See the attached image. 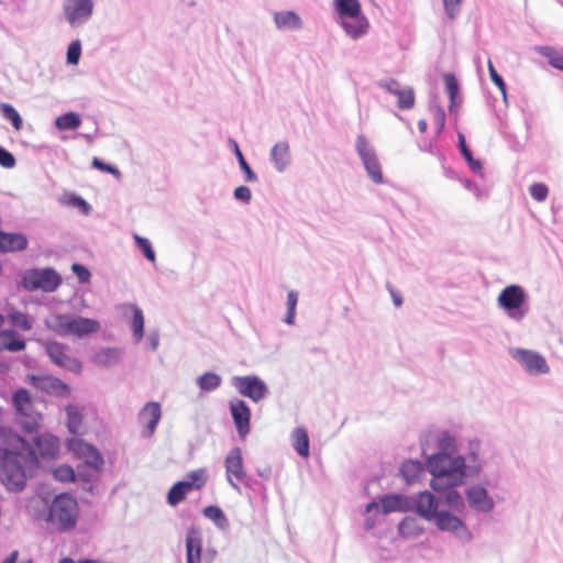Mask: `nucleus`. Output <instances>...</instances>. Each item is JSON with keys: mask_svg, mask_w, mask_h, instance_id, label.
Segmentation results:
<instances>
[{"mask_svg": "<svg viewBox=\"0 0 563 563\" xmlns=\"http://www.w3.org/2000/svg\"><path fill=\"white\" fill-rule=\"evenodd\" d=\"M18 442V451L0 448V481L12 492L25 487L26 470L38 464L37 455L43 459L53 457L59 450V440L48 433L35 437L34 448L20 437Z\"/></svg>", "mask_w": 563, "mask_h": 563, "instance_id": "nucleus-1", "label": "nucleus"}, {"mask_svg": "<svg viewBox=\"0 0 563 563\" xmlns=\"http://www.w3.org/2000/svg\"><path fill=\"white\" fill-rule=\"evenodd\" d=\"M426 466L432 475L430 486L434 492L456 488L465 483L467 477L478 475V468L466 466L462 455L455 457H428Z\"/></svg>", "mask_w": 563, "mask_h": 563, "instance_id": "nucleus-2", "label": "nucleus"}, {"mask_svg": "<svg viewBox=\"0 0 563 563\" xmlns=\"http://www.w3.org/2000/svg\"><path fill=\"white\" fill-rule=\"evenodd\" d=\"M43 517L52 529L57 531L70 530L77 522L78 504L71 495L59 494L52 500Z\"/></svg>", "mask_w": 563, "mask_h": 563, "instance_id": "nucleus-3", "label": "nucleus"}, {"mask_svg": "<svg viewBox=\"0 0 563 563\" xmlns=\"http://www.w3.org/2000/svg\"><path fill=\"white\" fill-rule=\"evenodd\" d=\"M457 435L445 429H434L421 438L422 454L428 457H455L457 454Z\"/></svg>", "mask_w": 563, "mask_h": 563, "instance_id": "nucleus-4", "label": "nucleus"}, {"mask_svg": "<svg viewBox=\"0 0 563 563\" xmlns=\"http://www.w3.org/2000/svg\"><path fill=\"white\" fill-rule=\"evenodd\" d=\"M46 327L58 335L82 338L98 332L100 323L95 319L80 316L54 314L46 320Z\"/></svg>", "mask_w": 563, "mask_h": 563, "instance_id": "nucleus-5", "label": "nucleus"}, {"mask_svg": "<svg viewBox=\"0 0 563 563\" xmlns=\"http://www.w3.org/2000/svg\"><path fill=\"white\" fill-rule=\"evenodd\" d=\"M497 303L511 320L517 322L522 321L529 311L527 294L519 285L505 287L498 295Z\"/></svg>", "mask_w": 563, "mask_h": 563, "instance_id": "nucleus-6", "label": "nucleus"}, {"mask_svg": "<svg viewBox=\"0 0 563 563\" xmlns=\"http://www.w3.org/2000/svg\"><path fill=\"white\" fill-rule=\"evenodd\" d=\"M62 13L70 29L86 25L95 13L93 0H63Z\"/></svg>", "mask_w": 563, "mask_h": 563, "instance_id": "nucleus-7", "label": "nucleus"}, {"mask_svg": "<svg viewBox=\"0 0 563 563\" xmlns=\"http://www.w3.org/2000/svg\"><path fill=\"white\" fill-rule=\"evenodd\" d=\"M12 401L20 416L22 428L27 432H33L37 428L42 416L34 409L30 393L24 388H20L14 391Z\"/></svg>", "mask_w": 563, "mask_h": 563, "instance_id": "nucleus-8", "label": "nucleus"}, {"mask_svg": "<svg viewBox=\"0 0 563 563\" xmlns=\"http://www.w3.org/2000/svg\"><path fill=\"white\" fill-rule=\"evenodd\" d=\"M60 283V276L53 268L48 267L43 269H29L24 273L22 278V286L29 291L41 289L46 292H52L58 288Z\"/></svg>", "mask_w": 563, "mask_h": 563, "instance_id": "nucleus-9", "label": "nucleus"}, {"mask_svg": "<svg viewBox=\"0 0 563 563\" xmlns=\"http://www.w3.org/2000/svg\"><path fill=\"white\" fill-rule=\"evenodd\" d=\"M231 385L241 396L254 402H260L269 395L267 384L256 375L233 376Z\"/></svg>", "mask_w": 563, "mask_h": 563, "instance_id": "nucleus-10", "label": "nucleus"}, {"mask_svg": "<svg viewBox=\"0 0 563 563\" xmlns=\"http://www.w3.org/2000/svg\"><path fill=\"white\" fill-rule=\"evenodd\" d=\"M224 467L228 483L235 492L241 493L236 482L247 484V475L244 470L242 450L239 446L229 451L224 460Z\"/></svg>", "mask_w": 563, "mask_h": 563, "instance_id": "nucleus-11", "label": "nucleus"}, {"mask_svg": "<svg viewBox=\"0 0 563 563\" xmlns=\"http://www.w3.org/2000/svg\"><path fill=\"white\" fill-rule=\"evenodd\" d=\"M45 351L49 360L57 366L71 373L79 374L82 371L81 362L66 353V346L62 343L51 341L45 344Z\"/></svg>", "mask_w": 563, "mask_h": 563, "instance_id": "nucleus-12", "label": "nucleus"}, {"mask_svg": "<svg viewBox=\"0 0 563 563\" xmlns=\"http://www.w3.org/2000/svg\"><path fill=\"white\" fill-rule=\"evenodd\" d=\"M27 382L37 390L55 397H68L70 387L59 378L52 375H29Z\"/></svg>", "mask_w": 563, "mask_h": 563, "instance_id": "nucleus-13", "label": "nucleus"}, {"mask_svg": "<svg viewBox=\"0 0 563 563\" xmlns=\"http://www.w3.org/2000/svg\"><path fill=\"white\" fill-rule=\"evenodd\" d=\"M511 356L531 375L548 374L550 372L545 358L537 352L516 349L511 351Z\"/></svg>", "mask_w": 563, "mask_h": 563, "instance_id": "nucleus-14", "label": "nucleus"}, {"mask_svg": "<svg viewBox=\"0 0 563 563\" xmlns=\"http://www.w3.org/2000/svg\"><path fill=\"white\" fill-rule=\"evenodd\" d=\"M430 522H433L440 531L456 536L464 532L467 541L472 539V533L468 531L465 522L450 510H440Z\"/></svg>", "mask_w": 563, "mask_h": 563, "instance_id": "nucleus-15", "label": "nucleus"}, {"mask_svg": "<svg viewBox=\"0 0 563 563\" xmlns=\"http://www.w3.org/2000/svg\"><path fill=\"white\" fill-rule=\"evenodd\" d=\"M410 500L411 509H415L416 512L427 521H431L437 512L440 511V498L429 490L420 492L415 497H411Z\"/></svg>", "mask_w": 563, "mask_h": 563, "instance_id": "nucleus-16", "label": "nucleus"}, {"mask_svg": "<svg viewBox=\"0 0 563 563\" xmlns=\"http://www.w3.org/2000/svg\"><path fill=\"white\" fill-rule=\"evenodd\" d=\"M67 445L70 451L82 459L85 464L93 471L98 472L101 470L104 461L100 452L93 445L79 439L69 440Z\"/></svg>", "mask_w": 563, "mask_h": 563, "instance_id": "nucleus-17", "label": "nucleus"}, {"mask_svg": "<svg viewBox=\"0 0 563 563\" xmlns=\"http://www.w3.org/2000/svg\"><path fill=\"white\" fill-rule=\"evenodd\" d=\"M465 497L470 508L478 512L487 514L495 508L493 497L489 496L488 490L479 484L470 486L465 490Z\"/></svg>", "mask_w": 563, "mask_h": 563, "instance_id": "nucleus-18", "label": "nucleus"}, {"mask_svg": "<svg viewBox=\"0 0 563 563\" xmlns=\"http://www.w3.org/2000/svg\"><path fill=\"white\" fill-rule=\"evenodd\" d=\"M378 86L390 95L397 97V107L401 110H409L415 106V91L410 86L402 87L397 80H382Z\"/></svg>", "mask_w": 563, "mask_h": 563, "instance_id": "nucleus-19", "label": "nucleus"}, {"mask_svg": "<svg viewBox=\"0 0 563 563\" xmlns=\"http://www.w3.org/2000/svg\"><path fill=\"white\" fill-rule=\"evenodd\" d=\"M229 408L238 434L244 439L250 433L251 409L242 399L230 400Z\"/></svg>", "mask_w": 563, "mask_h": 563, "instance_id": "nucleus-20", "label": "nucleus"}, {"mask_svg": "<svg viewBox=\"0 0 563 563\" xmlns=\"http://www.w3.org/2000/svg\"><path fill=\"white\" fill-rule=\"evenodd\" d=\"M379 506H382L384 514L406 511L411 509V500L409 497L400 494L385 495L380 498V503L371 501L367 504L365 511L371 512L373 509H377Z\"/></svg>", "mask_w": 563, "mask_h": 563, "instance_id": "nucleus-21", "label": "nucleus"}, {"mask_svg": "<svg viewBox=\"0 0 563 563\" xmlns=\"http://www.w3.org/2000/svg\"><path fill=\"white\" fill-rule=\"evenodd\" d=\"M162 418L161 405L156 401H150L139 412V422L144 427L142 434L150 438L154 434L157 424Z\"/></svg>", "mask_w": 563, "mask_h": 563, "instance_id": "nucleus-22", "label": "nucleus"}, {"mask_svg": "<svg viewBox=\"0 0 563 563\" xmlns=\"http://www.w3.org/2000/svg\"><path fill=\"white\" fill-rule=\"evenodd\" d=\"M338 24L354 41L364 37L369 31V21L363 12L346 18V20H341Z\"/></svg>", "mask_w": 563, "mask_h": 563, "instance_id": "nucleus-23", "label": "nucleus"}, {"mask_svg": "<svg viewBox=\"0 0 563 563\" xmlns=\"http://www.w3.org/2000/svg\"><path fill=\"white\" fill-rule=\"evenodd\" d=\"M202 550V533L198 526H190L186 533L187 563H200Z\"/></svg>", "mask_w": 563, "mask_h": 563, "instance_id": "nucleus-24", "label": "nucleus"}, {"mask_svg": "<svg viewBox=\"0 0 563 563\" xmlns=\"http://www.w3.org/2000/svg\"><path fill=\"white\" fill-rule=\"evenodd\" d=\"M269 159L278 173H284L291 164L290 146L287 141H279L273 145Z\"/></svg>", "mask_w": 563, "mask_h": 563, "instance_id": "nucleus-25", "label": "nucleus"}, {"mask_svg": "<svg viewBox=\"0 0 563 563\" xmlns=\"http://www.w3.org/2000/svg\"><path fill=\"white\" fill-rule=\"evenodd\" d=\"M466 466H475L478 468V475L484 468L485 460L483 456V444L478 439H470L467 442V450L465 455Z\"/></svg>", "mask_w": 563, "mask_h": 563, "instance_id": "nucleus-26", "label": "nucleus"}, {"mask_svg": "<svg viewBox=\"0 0 563 563\" xmlns=\"http://www.w3.org/2000/svg\"><path fill=\"white\" fill-rule=\"evenodd\" d=\"M273 19L275 26L282 31H297L301 30L303 25L301 18L292 10L275 12Z\"/></svg>", "mask_w": 563, "mask_h": 563, "instance_id": "nucleus-27", "label": "nucleus"}, {"mask_svg": "<svg viewBox=\"0 0 563 563\" xmlns=\"http://www.w3.org/2000/svg\"><path fill=\"white\" fill-rule=\"evenodd\" d=\"M332 7L336 23L362 12L361 2L358 0H333Z\"/></svg>", "mask_w": 563, "mask_h": 563, "instance_id": "nucleus-28", "label": "nucleus"}, {"mask_svg": "<svg viewBox=\"0 0 563 563\" xmlns=\"http://www.w3.org/2000/svg\"><path fill=\"white\" fill-rule=\"evenodd\" d=\"M122 357V350L119 347H102L97 351L91 361L97 366L111 367L117 365Z\"/></svg>", "mask_w": 563, "mask_h": 563, "instance_id": "nucleus-29", "label": "nucleus"}, {"mask_svg": "<svg viewBox=\"0 0 563 563\" xmlns=\"http://www.w3.org/2000/svg\"><path fill=\"white\" fill-rule=\"evenodd\" d=\"M27 246V239L20 233H4L0 231V251H22Z\"/></svg>", "mask_w": 563, "mask_h": 563, "instance_id": "nucleus-30", "label": "nucleus"}, {"mask_svg": "<svg viewBox=\"0 0 563 563\" xmlns=\"http://www.w3.org/2000/svg\"><path fill=\"white\" fill-rule=\"evenodd\" d=\"M355 150L363 166L378 158L374 146L371 144L368 139L363 134H358L356 136Z\"/></svg>", "mask_w": 563, "mask_h": 563, "instance_id": "nucleus-31", "label": "nucleus"}, {"mask_svg": "<svg viewBox=\"0 0 563 563\" xmlns=\"http://www.w3.org/2000/svg\"><path fill=\"white\" fill-rule=\"evenodd\" d=\"M65 410L67 416L66 424L69 432L73 434L81 433L84 419L82 409L77 405H68Z\"/></svg>", "mask_w": 563, "mask_h": 563, "instance_id": "nucleus-32", "label": "nucleus"}, {"mask_svg": "<svg viewBox=\"0 0 563 563\" xmlns=\"http://www.w3.org/2000/svg\"><path fill=\"white\" fill-rule=\"evenodd\" d=\"M399 472L404 479L408 484H411L423 474L424 467L421 462L409 460L401 464Z\"/></svg>", "mask_w": 563, "mask_h": 563, "instance_id": "nucleus-33", "label": "nucleus"}, {"mask_svg": "<svg viewBox=\"0 0 563 563\" xmlns=\"http://www.w3.org/2000/svg\"><path fill=\"white\" fill-rule=\"evenodd\" d=\"M291 440L295 451L302 457L309 455V438L305 428H296L291 432Z\"/></svg>", "mask_w": 563, "mask_h": 563, "instance_id": "nucleus-34", "label": "nucleus"}, {"mask_svg": "<svg viewBox=\"0 0 563 563\" xmlns=\"http://www.w3.org/2000/svg\"><path fill=\"white\" fill-rule=\"evenodd\" d=\"M202 514L205 517L212 520L216 527L220 530L227 531L229 529V520L220 507L207 506L203 508Z\"/></svg>", "mask_w": 563, "mask_h": 563, "instance_id": "nucleus-35", "label": "nucleus"}, {"mask_svg": "<svg viewBox=\"0 0 563 563\" xmlns=\"http://www.w3.org/2000/svg\"><path fill=\"white\" fill-rule=\"evenodd\" d=\"M534 51L545 57L553 68L563 70V53L548 45L536 46Z\"/></svg>", "mask_w": 563, "mask_h": 563, "instance_id": "nucleus-36", "label": "nucleus"}, {"mask_svg": "<svg viewBox=\"0 0 563 563\" xmlns=\"http://www.w3.org/2000/svg\"><path fill=\"white\" fill-rule=\"evenodd\" d=\"M399 533L405 538H417L423 532V527L417 518L406 517L398 526Z\"/></svg>", "mask_w": 563, "mask_h": 563, "instance_id": "nucleus-37", "label": "nucleus"}, {"mask_svg": "<svg viewBox=\"0 0 563 563\" xmlns=\"http://www.w3.org/2000/svg\"><path fill=\"white\" fill-rule=\"evenodd\" d=\"M196 383L200 390L211 393L220 387L222 378L217 373L207 372L197 377Z\"/></svg>", "mask_w": 563, "mask_h": 563, "instance_id": "nucleus-38", "label": "nucleus"}, {"mask_svg": "<svg viewBox=\"0 0 563 563\" xmlns=\"http://www.w3.org/2000/svg\"><path fill=\"white\" fill-rule=\"evenodd\" d=\"M133 312L131 328L133 332V336L136 342H140L144 335V316L143 311L134 303H130L126 306Z\"/></svg>", "mask_w": 563, "mask_h": 563, "instance_id": "nucleus-39", "label": "nucleus"}, {"mask_svg": "<svg viewBox=\"0 0 563 563\" xmlns=\"http://www.w3.org/2000/svg\"><path fill=\"white\" fill-rule=\"evenodd\" d=\"M190 492L189 484L183 483L181 481L177 482L170 487L167 494V503L170 506H176L181 503Z\"/></svg>", "mask_w": 563, "mask_h": 563, "instance_id": "nucleus-40", "label": "nucleus"}, {"mask_svg": "<svg viewBox=\"0 0 563 563\" xmlns=\"http://www.w3.org/2000/svg\"><path fill=\"white\" fill-rule=\"evenodd\" d=\"M439 493H443V498L445 505L455 511H463L465 508V501L460 492L455 488H448L445 490H440Z\"/></svg>", "mask_w": 563, "mask_h": 563, "instance_id": "nucleus-41", "label": "nucleus"}, {"mask_svg": "<svg viewBox=\"0 0 563 563\" xmlns=\"http://www.w3.org/2000/svg\"><path fill=\"white\" fill-rule=\"evenodd\" d=\"M230 144L232 145L233 147V152L238 158V162H239V166L240 168L242 169V172L244 173V178H245V181L247 183H255L257 180V175L252 170V168L250 167L249 163L246 162V159L244 158L238 143L230 139Z\"/></svg>", "mask_w": 563, "mask_h": 563, "instance_id": "nucleus-42", "label": "nucleus"}, {"mask_svg": "<svg viewBox=\"0 0 563 563\" xmlns=\"http://www.w3.org/2000/svg\"><path fill=\"white\" fill-rule=\"evenodd\" d=\"M81 124L79 114L75 112H67L56 118L55 125L58 130H75Z\"/></svg>", "mask_w": 563, "mask_h": 563, "instance_id": "nucleus-43", "label": "nucleus"}, {"mask_svg": "<svg viewBox=\"0 0 563 563\" xmlns=\"http://www.w3.org/2000/svg\"><path fill=\"white\" fill-rule=\"evenodd\" d=\"M8 319L13 327L20 328L24 331H30L33 327V322L29 316L18 310H11L8 313Z\"/></svg>", "mask_w": 563, "mask_h": 563, "instance_id": "nucleus-44", "label": "nucleus"}, {"mask_svg": "<svg viewBox=\"0 0 563 563\" xmlns=\"http://www.w3.org/2000/svg\"><path fill=\"white\" fill-rule=\"evenodd\" d=\"M0 112L4 119L11 121L16 131L22 129L23 120L13 106L4 102L0 103Z\"/></svg>", "mask_w": 563, "mask_h": 563, "instance_id": "nucleus-45", "label": "nucleus"}, {"mask_svg": "<svg viewBox=\"0 0 563 563\" xmlns=\"http://www.w3.org/2000/svg\"><path fill=\"white\" fill-rule=\"evenodd\" d=\"M181 482L189 484L190 490L200 489L207 482L206 471L203 468L190 471Z\"/></svg>", "mask_w": 563, "mask_h": 563, "instance_id": "nucleus-46", "label": "nucleus"}, {"mask_svg": "<svg viewBox=\"0 0 563 563\" xmlns=\"http://www.w3.org/2000/svg\"><path fill=\"white\" fill-rule=\"evenodd\" d=\"M287 312L284 322L288 325L295 324L296 308L298 303V292L296 290H289L287 294Z\"/></svg>", "mask_w": 563, "mask_h": 563, "instance_id": "nucleus-47", "label": "nucleus"}, {"mask_svg": "<svg viewBox=\"0 0 563 563\" xmlns=\"http://www.w3.org/2000/svg\"><path fill=\"white\" fill-rule=\"evenodd\" d=\"M459 147L461 150V153H462L463 157L468 163L471 169L474 170V172L481 170L482 169L481 162L473 158L471 151L466 146L465 137L461 133L459 134Z\"/></svg>", "mask_w": 563, "mask_h": 563, "instance_id": "nucleus-48", "label": "nucleus"}, {"mask_svg": "<svg viewBox=\"0 0 563 563\" xmlns=\"http://www.w3.org/2000/svg\"><path fill=\"white\" fill-rule=\"evenodd\" d=\"M364 168L366 170V174H367L368 178L373 183H375V184H383L384 183L382 165H380L378 158H376L375 161H373L371 163L365 164Z\"/></svg>", "mask_w": 563, "mask_h": 563, "instance_id": "nucleus-49", "label": "nucleus"}, {"mask_svg": "<svg viewBox=\"0 0 563 563\" xmlns=\"http://www.w3.org/2000/svg\"><path fill=\"white\" fill-rule=\"evenodd\" d=\"M8 335L5 340V350L10 352H20L25 349V341L20 339L14 330H5Z\"/></svg>", "mask_w": 563, "mask_h": 563, "instance_id": "nucleus-50", "label": "nucleus"}, {"mask_svg": "<svg viewBox=\"0 0 563 563\" xmlns=\"http://www.w3.org/2000/svg\"><path fill=\"white\" fill-rule=\"evenodd\" d=\"M443 79H444V82H445V87H446V92L449 95V98H450V108H453L454 104H455V97L459 92V84H457V80L455 78V76L453 74H444L443 76Z\"/></svg>", "mask_w": 563, "mask_h": 563, "instance_id": "nucleus-51", "label": "nucleus"}, {"mask_svg": "<svg viewBox=\"0 0 563 563\" xmlns=\"http://www.w3.org/2000/svg\"><path fill=\"white\" fill-rule=\"evenodd\" d=\"M134 241L137 247L142 251L143 255L150 261L155 262L156 255L152 247V244L148 239L140 236L137 234L134 235Z\"/></svg>", "mask_w": 563, "mask_h": 563, "instance_id": "nucleus-52", "label": "nucleus"}, {"mask_svg": "<svg viewBox=\"0 0 563 563\" xmlns=\"http://www.w3.org/2000/svg\"><path fill=\"white\" fill-rule=\"evenodd\" d=\"M81 55V42L75 40L67 47L66 60L69 65H77Z\"/></svg>", "mask_w": 563, "mask_h": 563, "instance_id": "nucleus-53", "label": "nucleus"}, {"mask_svg": "<svg viewBox=\"0 0 563 563\" xmlns=\"http://www.w3.org/2000/svg\"><path fill=\"white\" fill-rule=\"evenodd\" d=\"M54 478L67 483L74 482L76 478L75 471L68 465H60L53 471Z\"/></svg>", "mask_w": 563, "mask_h": 563, "instance_id": "nucleus-54", "label": "nucleus"}, {"mask_svg": "<svg viewBox=\"0 0 563 563\" xmlns=\"http://www.w3.org/2000/svg\"><path fill=\"white\" fill-rule=\"evenodd\" d=\"M529 192L534 200L542 202L548 198L549 189L542 183H534L530 186Z\"/></svg>", "mask_w": 563, "mask_h": 563, "instance_id": "nucleus-55", "label": "nucleus"}, {"mask_svg": "<svg viewBox=\"0 0 563 563\" xmlns=\"http://www.w3.org/2000/svg\"><path fill=\"white\" fill-rule=\"evenodd\" d=\"M446 16L450 20H454L461 11V4L463 0H442Z\"/></svg>", "mask_w": 563, "mask_h": 563, "instance_id": "nucleus-56", "label": "nucleus"}, {"mask_svg": "<svg viewBox=\"0 0 563 563\" xmlns=\"http://www.w3.org/2000/svg\"><path fill=\"white\" fill-rule=\"evenodd\" d=\"M488 71H489L492 81L498 87V89L500 90V92L504 97V100H506L507 99L506 84H505L503 77L497 73V70L495 69V67L490 60L488 62Z\"/></svg>", "mask_w": 563, "mask_h": 563, "instance_id": "nucleus-57", "label": "nucleus"}, {"mask_svg": "<svg viewBox=\"0 0 563 563\" xmlns=\"http://www.w3.org/2000/svg\"><path fill=\"white\" fill-rule=\"evenodd\" d=\"M92 166L99 170L113 175L117 179L121 178V172L115 166L107 164L97 157H93Z\"/></svg>", "mask_w": 563, "mask_h": 563, "instance_id": "nucleus-58", "label": "nucleus"}, {"mask_svg": "<svg viewBox=\"0 0 563 563\" xmlns=\"http://www.w3.org/2000/svg\"><path fill=\"white\" fill-rule=\"evenodd\" d=\"M71 271L77 276L79 283H81V284L89 283V280L91 278V273L89 272V269L87 267H85L84 265H81L79 263H75L71 265Z\"/></svg>", "mask_w": 563, "mask_h": 563, "instance_id": "nucleus-59", "label": "nucleus"}, {"mask_svg": "<svg viewBox=\"0 0 563 563\" xmlns=\"http://www.w3.org/2000/svg\"><path fill=\"white\" fill-rule=\"evenodd\" d=\"M431 110L433 112V121L437 126V132L441 133L445 123L444 110L440 106H431Z\"/></svg>", "mask_w": 563, "mask_h": 563, "instance_id": "nucleus-60", "label": "nucleus"}, {"mask_svg": "<svg viewBox=\"0 0 563 563\" xmlns=\"http://www.w3.org/2000/svg\"><path fill=\"white\" fill-rule=\"evenodd\" d=\"M234 199L249 203L252 200V191L246 186H239L233 191Z\"/></svg>", "mask_w": 563, "mask_h": 563, "instance_id": "nucleus-61", "label": "nucleus"}, {"mask_svg": "<svg viewBox=\"0 0 563 563\" xmlns=\"http://www.w3.org/2000/svg\"><path fill=\"white\" fill-rule=\"evenodd\" d=\"M0 165L5 168H12L15 165L14 156L3 147H0Z\"/></svg>", "mask_w": 563, "mask_h": 563, "instance_id": "nucleus-62", "label": "nucleus"}, {"mask_svg": "<svg viewBox=\"0 0 563 563\" xmlns=\"http://www.w3.org/2000/svg\"><path fill=\"white\" fill-rule=\"evenodd\" d=\"M463 185L467 190L472 191L477 199H482L484 197L482 189L473 181L466 179L463 180Z\"/></svg>", "mask_w": 563, "mask_h": 563, "instance_id": "nucleus-63", "label": "nucleus"}, {"mask_svg": "<svg viewBox=\"0 0 563 563\" xmlns=\"http://www.w3.org/2000/svg\"><path fill=\"white\" fill-rule=\"evenodd\" d=\"M147 342L150 345V349L152 351H155L159 345V333L158 331H151L147 335Z\"/></svg>", "mask_w": 563, "mask_h": 563, "instance_id": "nucleus-64", "label": "nucleus"}]
</instances>
